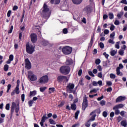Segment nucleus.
I'll return each instance as SVG.
<instances>
[{"label": "nucleus", "instance_id": "1", "mask_svg": "<svg viewBox=\"0 0 127 127\" xmlns=\"http://www.w3.org/2000/svg\"><path fill=\"white\" fill-rule=\"evenodd\" d=\"M51 12H49V8L46 3H44L42 8L41 16L45 19H48L50 17Z\"/></svg>", "mask_w": 127, "mask_h": 127}, {"label": "nucleus", "instance_id": "2", "mask_svg": "<svg viewBox=\"0 0 127 127\" xmlns=\"http://www.w3.org/2000/svg\"><path fill=\"white\" fill-rule=\"evenodd\" d=\"M74 88H75V84L71 83H68L66 86V92L69 94L72 93L73 95H76V90H74Z\"/></svg>", "mask_w": 127, "mask_h": 127}, {"label": "nucleus", "instance_id": "3", "mask_svg": "<svg viewBox=\"0 0 127 127\" xmlns=\"http://www.w3.org/2000/svg\"><path fill=\"white\" fill-rule=\"evenodd\" d=\"M35 46L29 44V42H27L26 44V51L28 54H32L35 51Z\"/></svg>", "mask_w": 127, "mask_h": 127}, {"label": "nucleus", "instance_id": "4", "mask_svg": "<svg viewBox=\"0 0 127 127\" xmlns=\"http://www.w3.org/2000/svg\"><path fill=\"white\" fill-rule=\"evenodd\" d=\"M70 70H71V68L67 65H63L60 69L61 73L64 75H68L70 73Z\"/></svg>", "mask_w": 127, "mask_h": 127}, {"label": "nucleus", "instance_id": "5", "mask_svg": "<svg viewBox=\"0 0 127 127\" xmlns=\"http://www.w3.org/2000/svg\"><path fill=\"white\" fill-rule=\"evenodd\" d=\"M16 83V86L14 90H13L11 93V96H14L15 94H16V95H18L19 93H20V91H19V83H20V81L19 80V79H18L17 80Z\"/></svg>", "mask_w": 127, "mask_h": 127}, {"label": "nucleus", "instance_id": "6", "mask_svg": "<svg viewBox=\"0 0 127 127\" xmlns=\"http://www.w3.org/2000/svg\"><path fill=\"white\" fill-rule=\"evenodd\" d=\"M72 48L69 46H66L62 49V51L65 55H69L72 53Z\"/></svg>", "mask_w": 127, "mask_h": 127}, {"label": "nucleus", "instance_id": "7", "mask_svg": "<svg viewBox=\"0 0 127 127\" xmlns=\"http://www.w3.org/2000/svg\"><path fill=\"white\" fill-rule=\"evenodd\" d=\"M28 79H29L30 81H32V82H33L37 80V76L35 74H33V72L32 71H28Z\"/></svg>", "mask_w": 127, "mask_h": 127}, {"label": "nucleus", "instance_id": "8", "mask_svg": "<svg viewBox=\"0 0 127 127\" xmlns=\"http://www.w3.org/2000/svg\"><path fill=\"white\" fill-rule=\"evenodd\" d=\"M48 81H49V78L48 75H44L39 79L40 84H46L48 83Z\"/></svg>", "mask_w": 127, "mask_h": 127}, {"label": "nucleus", "instance_id": "9", "mask_svg": "<svg viewBox=\"0 0 127 127\" xmlns=\"http://www.w3.org/2000/svg\"><path fill=\"white\" fill-rule=\"evenodd\" d=\"M87 108H88V97L85 96L83 97V101L82 104V111H86Z\"/></svg>", "mask_w": 127, "mask_h": 127}, {"label": "nucleus", "instance_id": "10", "mask_svg": "<svg viewBox=\"0 0 127 127\" xmlns=\"http://www.w3.org/2000/svg\"><path fill=\"white\" fill-rule=\"evenodd\" d=\"M57 81L59 83H62L64 81L68 82V77L64 75H60L57 77Z\"/></svg>", "mask_w": 127, "mask_h": 127}, {"label": "nucleus", "instance_id": "11", "mask_svg": "<svg viewBox=\"0 0 127 127\" xmlns=\"http://www.w3.org/2000/svg\"><path fill=\"white\" fill-rule=\"evenodd\" d=\"M25 68L27 70H30L31 69V63L28 58H27L25 60Z\"/></svg>", "mask_w": 127, "mask_h": 127}, {"label": "nucleus", "instance_id": "12", "mask_svg": "<svg viewBox=\"0 0 127 127\" xmlns=\"http://www.w3.org/2000/svg\"><path fill=\"white\" fill-rule=\"evenodd\" d=\"M31 41L32 43H35L37 41V35L35 33H32L30 35Z\"/></svg>", "mask_w": 127, "mask_h": 127}, {"label": "nucleus", "instance_id": "13", "mask_svg": "<svg viewBox=\"0 0 127 127\" xmlns=\"http://www.w3.org/2000/svg\"><path fill=\"white\" fill-rule=\"evenodd\" d=\"M83 11L85 12L86 14H90L92 13V8L89 5H88L83 8Z\"/></svg>", "mask_w": 127, "mask_h": 127}, {"label": "nucleus", "instance_id": "14", "mask_svg": "<svg viewBox=\"0 0 127 127\" xmlns=\"http://www.w3.org/2000/svg\"><path fill=\"white\" fill-rule=\"evenodd\" d=\"M126 99H127V97H126V96H119L116 100V103H120L121 102H123L126 100Z\"/></svg>", "mask_w": 127, "mask_h": 127}, {"label": "nucleus", "instance_id": "15", "mask_svg": "<svg viewBox=\"0 0 127 127\" xmlns=\"http://www.w3.org/2000/svg\"><path fill=\"white\" fill-rule=\"evenodd\" d=\"M124 105L123 104H118L113 107V110L123 109V108H124Z\"/></svg>", "mask_w": 127, "mask_h": 127}, {"label": "nucleus", "instance_id": "16", "mask_svg": "<svg viewBox=\"0 0 127 127\" xmlns=\"http://www.w3.org/2000/svg\"><path fill=\"white\" fill-rule=\"evenodd\" d=\"M65 64L67 66H70V65H72V64H73V61L71 59H67Z\"/></svg>", "mask_w": 127, "mask_h": 127}, {"label": "nucleus", "instance_id": "17", "mask_svg": "<svg viewBox=\"0 0 127 127\" xmlns=\"http://www.w3.org/2000/svg\"><path fill=\"white\" fill-rule=\"evenodd\" d=\"M95 113H96V114L100 115L101 114V109H98L92 111L91 113H90V116H92V115H93V114H95Z\"/></svg>", "mask_w": 127, "mask_h": 127}, {"label": "nucleus", "instance_id": "18", "mask_svg": "<svg viewBox=\"0 0 127 127\" xmlns=\"http://www.w3.org/2000/svg\"><path fill=\"white\" fill-rule=\"evenodd\" d=\"M93 42H94V34L91 37L90 42L88 45V48H91V47H92Z\"/></svg>", "mask_w": 127, "mask_h": 127}, {"label": "nucleus", "instance_id": "19", "mask_svg": "<svg viewBox=\"0 0 127 127\" xmlns=\"http://www.w3.org/2000/svg\"><path fill=\"white\" fill-rule=\"evenodd\" d=\"M52 4H59L60 3V0H51Z\"/></svg>", "mask_w": 127, "mask_h": 127}, {"label": "nucleus", "instance_id": "20", "mask_svg": "<svg viewBox=\"0 0 127 127\" xmlns=\"http://www.w3.org/2000/svg\"><path fill=\"white\" fill-rule=\"evenodd\" d=\"M72 1L74 4H80L83 0H72Z\"/></svg>", "mask_w": 127, "mask_h": 127}, {"label": "nucleus", "instance_id": "21", "mask_svg": "<svg viewBox=\"0 0 127 127\" xmlns=\"http://www.w3.org/2000/svg\"><path fill=\"white\" fill-rule=\"evenodd\" d=\"M116 72H117V75H118V76H119L120 75V76H123V73L121 72L120 67H117Z\"/></svg>", "mask_w": 127, "mask_h": 127}, {"label": "nucleus", "instance_id": "22", "mask_svg": "<svg viewBox=\"0 0 127 127\" xmlns=\"http://www.w3.org/2000/svg\"><path fill=\"white\" fill-rule=\"evenodd\" d=\"M36 94H37L36 90H34L33 91L30 92L29 96L30 97H34V96H35Z\"/></svg>", "mask_w": 127, "mask_h": 127}, {"label": "nucleus", "instance_id": "23", "mask_svg": "<svg viewBox=\"0 0 127 127\" xmlns=\"http://www.w3.org/2000/svg\"><path fill=\"white\" fill-rule=\"evenodd\" d=\"M121 126H122V127H127V121L123 120L121 121Z\"/></svg>", "mask_w": 127, "mask_h": 127}, {"label": "nucleus", "instance_id": "24", "mask_svg": "<svg viewBox=\"0 0 127 127\" xmlns=\"http://www.w3.org/2000/svg\"><path fill=\"white\" fill-rule=\"evenodd\" d=\"M70 109L72 110V111H76L77 107H76V104H71V106H70Z\"/></svg>", "mask_w": 127, "mask_h": 127}, {"label": "nucleus", "instance_id": "25", "mask_svg": "<svg viewBox=\"0 0 127 127\" xmlns=\"http://www.w3.org/2000/svg\"><path fill=\"white\" fill-rule=\"evenodd\" d=\"M97 115L95 114L93 115L90 119L89 120V122H94V121H95V120H96V117Z\"/></svg>", "mask_w": 127, "mask_h": 127}, {"label": "nucleus", "instance_id": "26", "mask_svg": "<svg viewBox=\"0 0 127 127\" xmlns=\"http://www.w3.org/2000/svg\"><path fill=\"white\" fill-rule=\"evenodd\" d=\"M124 15V12H121L120 13H119L117 16L119 19H121L122 18V16Z\"/></svg>", "mask_w": 127, "mask_h": 127}, {"label": "nucleus", "instance_id": "27", "mask_svg": "<svg viewBox=\"0 0 127 127\" xmlns=\"http://www.w3.org/2000/svg\"><path fill=\"white\" fill-rule=\"evenodd\" d=\"M46 115H44L42 118L41 122L43 123H45V121H46V120H48V117H46Z\"/></svg>", "mask_w": 127, "mask_h": 127}, {"label": "nucleus", "instance_id": "28", "mask_svg": "<svg viewBox=\"0 0 127 127\" xmlns=\"http://www.w3.org/2000/svg\"><path fill=\"white\" fill-rule=\"evenodd\" d=\"M80 113V111L79 110L77 111L74 114V118L75 120H78V117L79 116V114Z\"/></svg>", "mask_w": 127, "mask_h": 127}, {"label": "nucleus", "instance_id": "29", "mask_svg": "<svg viewBox=\"0 0 127 127\" xmlns=\"http://www.w3.org/2000/svg\"><path fill=\"white\" fill-rule=\"evenodd\" d=\"M49 93L50 94H51L52 93H54V91H55V88L54 87H50L49 88Z\"/></svg>", "mask_w": 127, "mask_h": 127}, {"label": "nucleus", "instance_id": "30", "mask_svg": "<svg viewBox=\"0 0 127 127\" xmlns=\"http://www.w3.org/2000/svg\"><path fill=\"white\" fill-rule=\"evenodd\" d=\"M109 18H110V19H114V14L112 12H109Z\"/></svg>", "mask_w": 127, "mask_h": 127}, {"label": "nucleus", "instance_id": "31", "mask_svg": "<svg viewBox=\"0 0 127 127\" xmlns=\"http://www.w3.org/2000/svg\"><path fill=\"white\" fill-rule=\"evenodd\" d=\"M8 68H9L8 65L5 64L4 65V71H5V72H7V71H8Z\"/></svg>", "mask_w": 127, "mask_h": 127}, {"label": "nucleus", "instance_id": "32", "mask_svg": "<svg viewBox=\"0 0 127 127\" xmlns=\"http://www.w3.org/2000/svg\"><path fill=\"white\" fill-rule=\"evenodd\" d=\"M49 121L51 125H56V123L52 119H50Z\"/></svg>", "mask_w": 127, "mask_h": 127}, {"label": "nucleus", "instance_id": "33", "mask_svg": "<svg viewBox=\"0 0 127 127\" xmlns=\"http://www.w3.org/2000/svg\"><path fill=\"white\" fill-rule=\"evenodd\" d=\"M46 89H47V87H40V91L42 93H43V92H44V91H45V90H46Z\"/></svg>", "mask_w": 127, "mask_h": 127}, {"label": "nucleus", "instance_id": "34", "mask_svg": "<svg viewBox=\"0 0 127 127\" xmlns=\"http://www.w3.org/2000/svg\"><path fill=\"white\" fill-rule=\"evenodd\" d=\"M11 89V84H9L7 85V89L6 90V93H9V90Z\"/></svg>", "mask_w": 127, "mask_h": 127}, {"label": "nucleus", "instance_id": "35", "mask_svg": "<svg viewBox=\"0 0 127 127\" xmlns=\"http://www.w3.org/2000/svg\"><path fill=\"white\" fill-rule=\"evenodd\" d=\"M102 116L104 118H107L108 117V112L107 111H104L102 113Z\"/></svg>", "mask_w": 127, "mask_h": 127}, {"label": "nucleus", "instance_id": "36", "mask_svg": "<svg viewBox=\"0 0 127 127\" xmlns=\"http://www.w3.org/2000/svg\"><path fill=\"white\" fill-rule=\"evenodd\" d=\"M116 35V32H113L112 34L110 35V38H114L115 37V36Z\"/></svg>", "mask_w": 127, "mask_h": 127}, {"label": "nucleus", "instance_id": "37", "mask_svg": "<svg viewBox=\"0 0 127 127\" xmlns=\"http://www.w3.org/2000/svg\"><path fill=\"white\" fill-rule=\"evenodd\" d=\"M115 48H117V49H120V42H116Z\"/></svg>", "mask_w": 127, "mask_h": 127}, {"label": "nucleus", "instance_id": "38", "mask_svg": "<svg viewBox=\"0 0 127 127\" xmlns=\"http://www.w3.org/2000/svg\"><path fill=\"white\" fill-rule=\"evenodd\" d=\"M117 54V51L113 50L111 52V56H115Z\"/></svg>", "mask_w": 127, "mask_h": 127}, {"label": "nucleus", "instance_id": "39", "mask_svg": "<svg viewBox=\"0 0 127 127\" xmlns=\"http://www.w3.org/2000/svg\"><path fill=\"white\" fill-rule=\"evenodd\" d=\"M100 63H101V60L97 59L95 60V64H96V65H99Z\"/></svg>", "mask_w": 127, "mask_h": 127}, {"label": "nucleus", "instance_id": "40", "mask_svg": "<svg viewBox=\"0 0 127 127\" xmlns=\"http://www.w3.org/2000/svg\"><path fill=\"white\" fill-rule=\"evenodd\" d=\"M29 107H32V105H33V100H30L28 101Z\"/></svg>", "mask_w": 127, "mask_h": 127}, {"label": "nucleus", "instance_id": "41", "mask_svg": "<svg viewBox=\"0 0 127 127\" xmlns=\"http://www.w3.org/2000/svg\"><path fill=\"white\" fill-rule=\"evenodd\" d=\"M17 106H16L15 108V113H16L17 114V113H18V112H19V107L18 106H19V104H17Z\"/></svg>", "mask_w": 127, "mask_h": 127}, {"label": "nucleus", "instance_id": "42", "mask_svg": "<svg viewBox=\"0 0 127 127\" xmlns=\"http://www.w3.org/2000/svg\"><path fill=\"white\" fill-rule=\"evenodd\" d=\"M110 77L111 79H115L116 78V75L113 73H111L110 74Z\"/></svg>", "mask_w": 127, "mask_h": 127}, {"label": "nucleus", "instance_id": "43", "mask_svg": "<svg viewBox=\"0 0 127 127\" xmlns=\"http://www.w3.org/2000/svg\"><path fill=\"white\" fill-rule=\"evenodd\" d=\"M21 98L22 102H24V100L25 99V95L24 94H22Z\"/></svg>", "mask_w": 127, "mask_h": 127}, {"label": "nucleus", "instance_id": "44", "mask_svg": "<svg viewBox=\"0 0 127 127\" xmlns=\"http://www.w3.org/2000/svg\"><path fill=\"white\" fill-rule=\"evenodd\" d=\"M88 74L90 76H91V77H95V75L94 74V73H93V72H92L91 70H89L88 71Z\"/></svg>", "mask_w": 127, "mask_h": 127}, {"label": "nucleus", "instance_id": "45", "mask_svg": "<svg viewBox=\"0 0 127 127\" xmlns=\"http://www.w3.org/2000/svg\"><path fill=\"white\" fill-rule=\"evenodd\" d=\"M64 105H65V102L62 101L61 102V103L58 105V107H59L60 108H61V107H63V106H64Z\"/></svg>", "mask_w": 127, "mask_h": 127}, {"label": "nucleus", "instance_id": "46", "mask_svg": "<svg viewBox=\"0 0 127 127\" xmlns=\"http://www.w3.org/2000/svg\"><path fill=\"white\" fill-rule=\"evenodd\" d=\"M103 67H108V61L103 62Z\"/></svg>", "mask_w": 127, "mask_h": 127}, {"label": "nucleus", "instance_id": "47", "mask_svg": "<svg viewBox=\"0 0 127 127\" xmlns=\"http://www.w3.org/2000/svg\"><path fill=\"white\" fill-rule=\"evenodd\" d=\"M100 104L101 105V106H105V105H106V101H105V100H102L100 102Z\"/></svg>", "mask_w": 127, "mask_h": 127}, {"label": "nucleus", "instance_id": "48", "mask_svg": "<svg viewBox=\"0 0 127 127\" xmlns=\"http://www.w3.org/2000/svg\"><path fill=\"white\" fill-rule=\"evenodd\" d=\"M12 30H13V26L11 25L10 26V30L8 31V33H12Z\"/></svg>", "mask_w": 127, "mask_h": 127}, {"label": "nucleus", "instance_id": "49", "mask_svg": "<svg viewBox=\"0 0 127 127\" xmlns=\"http://www.w3.org/2000/svg\"><path fill=\"white\" fill-rule=\"evenodd\" d=\"M99 46L100 48H101V49H104V43H103L102 42H100L99 43Z\"/></svg>", "mask_w": 127, "mask_h": 127}, {"label": "nucleus", "instance_id": "50", "mask_svg": "<svg viewBox=\"0 0 127 127\" xmlns=\"http://www.w3.org/2000/svg\"><path fill=\"white\" fill-rule=\"evenodd\" d=\"M115 111V115H119L120 112V110H118V109H115L114 110Z\"/></svg>", "mask_w": 127, "mask_h": 127}, {"label": "nucleus", "instance_id": "51", "mask_svg": "<svg viewBox=\"0 0 127 127\" xmlns=\"http://www.w3.org/2000/svg\"><path fill=\"white\" fill-rule=\"evenodd\" d=\"M98 125H99V123H98L97 122H94V123H93V124H92L91 126L92 127H97V126H98Z\"/></svg>", "mask_w": 127, "mask_h": 127}, {"label": "nucleus", "instance_id": "52", "mask_svg": "<svg viewBox=\"0 0 127 127\" xmlns=\"http://www.w3.org/2000/svg\"><path fill=\"white\" fill-rule=\"evenodd\" d=\"M16 104H15L14 102H12L11 108H13L14 109L15 108H16Z\"/></svg>", "mask_w": 127, "mask_h": 127}, {"label": "nucleus", "instance_id": "53", "mask_svg": "<svg viewBox=\"0 0 127 127\" xmlns=\"http://www.w3.org/2000/svg\"><path fill=\"white\" fill-rule=\"evenodd\" d=\"M11 14V10H9L8 11L7 13V17H10Z\"/></svg>", "mask_w": 127, "mask_h": 127}, {"label": "nucleus", "instance_id": "54", "mask_svg": "<svg viewBox=\"0 0 127 127\" xmlns=\"http://www.w3.org/2000/svg\"><path fill=\"white\" fill-rule=\"evenodd\" d=\"M121 3H123L124 4H127V0H122L120 1Z\"/></svg>", "mask_w": 127, "mask_h": 127}, {"label": "nucleus", "instance_id": "55", "mask_svg": "<svg viewBox=\"0 0 127 127\" xmlns=\"http://www.w3.org/2000/svg\"><path fill=\"white\" fill-rule=\"evenodd\" d=\"M9 60L10 61H13V56L12 55H10L9 56Z\"/></svg>", "mask_w": 127, "mask_h": 127}, {"label": "nucleus", "instance_id": "56", "mask_svg": "<svg viewBox=\"0 0 127 127\" xmlns=\"http://www.w3.org/2000/svg\"><path fill=\"white\" fill-rule=\"evenodd\" d=\"M9 108H10L9 104L8 103L5 106V109L7 110V111H9Z\"/></svg>", "mask_w": 127, "mask_h": 127}, {"label": "nucleus", "instance_id": "57", "mask_svg": "<svg viewBox=\"0 0 127 127\" xmlns=\"http://www.w3.org/2000/svg\"><path fill=\"white\" fill-rule=\"evenodd\" d=\"M110 30L111 31H114V30H115V25H111V26L110 27Z\"/></svg>", "mask_w": 127, "mask_h": 127}, {"label": "nucleus", "instance_id": "58", "mask_svg": "<svg viewBox=\"0 0 127 127\" xmlns=\"http://www.w3.org/2000/svg\"><path fill=\"white\" fill-rule=\"evenodd\" d=\"M97 69L98 70H99V71H102V66L99 65L97 66Z\"/></svg>", "mask_w": 127, "mask_h": 127}, {"label": "nucleus", "instance_id": "59", "mask_svg": "<svg viewBox=\"0 0 127 127\" xmlns=\"http://www.w3.org/2000/svg\"><path fill=\"white\" fill-rule=\"evenodd\" d=\"M82 72H83V70L82 69H79L78 72V76H81L82 75Z\"/></svg>", "mask_w": 127, "mask_h": 127}, {"label": "nucleus", "instance_id": "60", "mask_svg": "<svg viewBox=\"0 0 127 127\" xmlns=\"http://www.w3.org/2000/svg\"><path fill=\"white\" fill-rule=\"evenodd\" d=\"M114 24H115V25H119L120 24V21L118 20H115Z\"/></svg>", "mask_w": 127, "mask_h": 127}, {"label": "nucleus", "instance_id": "61", "mask_svg": "<svg viewBox=\"0 0 127 127\" xmlns=\"http://www.w3.org/2000/svg\"><path fill=\"white\" fill-rule=\"evenodd\" d=\"M119 53L120 55H121V56H123V55H124V53H125V52L123 50H120Z\"/></svg>", "mask_w": 127, "mask_h": 127}, {"label": "nucleus", "instance_id": "62", "mask_svg": "<svg viewBox=\"0 0 127 127\" xmlns=\"http://www.w3.org/2000/svg\"><path fill=\"white\" fill-rule=\"evenodd\" d=\"M106 84H107V86H112V85H113L112 81H107L106 82Z\"/></svg>", "mask_w": 127, "mask_h": 127}, {"label": "nucleus", "instance_id": "63", "mask_svg": "<svg viewBox=\"0 0 127 127\" xmlns=\"http://www.w3.org/2000/svg\"><path fill=\"white\" fill-rule=\"evenodd\" d=\"M103 18L104 20H106L107 18H108V15L105 14L103 15Z\"/></svg>", "mask_w": 127, "mask_h": 127}, {"label": "nucleus", "instance_id": "64", "mask_svg": "<svg viewBox=\"0 0 127 127\" xmlns=\"http://www.w3.org/2000/svg\"><path fill=\"white\" fill-rule=\"evenodd\" d=\"M80 126L79 124H75L73 125L71 127H79Z\"/></svg>", "mask_w": 127, "mask_h": 127}]
</instances>
